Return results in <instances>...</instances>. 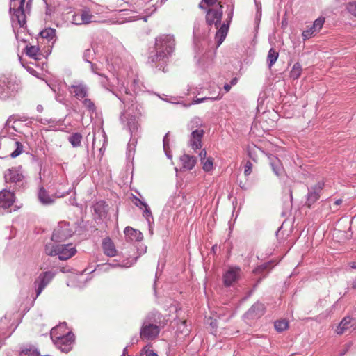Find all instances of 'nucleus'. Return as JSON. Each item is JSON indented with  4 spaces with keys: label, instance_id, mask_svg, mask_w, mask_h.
<instances>
[{
    "label": "nucleus",
    "instance_id": "20",
    "mask_svg": "<svg viewBox=\"0 0 356 356\" xmlns=\"http://www.w3.org/2000/svg\"><path fill=\"white\" fill-rule=\"evenodd\" d=\"M38 196L40 202L44 205L51 204L54 202V197L50 196L44 188H40Z\"/></svg>",
    "mask_w": 356,
    "mask_h": 356
},
{
    "label": "nucleus",
    "instance_id": "28",
    "mask_svg": "<svg viewBox=\"0 0 356 356\" xmlns=\"http://www.w3.org/2000/svg\"><path fill=\"white\" fill-rule=\"evenodd\" d=\"M302 74V67L299 63H296L290 72V76L293 79H298Z\"/></svg>",
    "mask_w": 356,
    "mask_h": 356
},
{
    "label": "nucleus",
    "instance_id": "27",
    "mask_svg": "<svg viewBox=\"0 0 356 356\" xmlns=\"http://www.w3.org/2000/svg\"><path fill=\"white\" fill-rule=\"evenodd\" d=\"M69 142L74 147L81 145L82 135L79 133H74L69 137Z\"/></svg>",
    "mask_w": 356,
    "mask_h": 356
},
{
    "label": "nucleus",
    "instance_id": "10",
    "mask_svg": "<svg viewBox=\"0 0 356 356\" xmlns=\"http://www.w3.org/2000/svg\"><path fill=\"white\" fill-rule=\"evenodd\" d=\"M241 277V269L238 267H229L224 274V285H232Z\"/></svg>",
    "mask_w": 356,
    "mask_h": 356
},
{
    "label": "nucleus",
    "instance_id": "12",
    "mask_svg": "<svg viewBox=\"0 0 356 356\" xmlns=\"http://www.w3.org/2000/svg\"><path fill=\"white\" fill-rule=\"evenodd\" d=\"M15 202L14 193L8 190L0 192V207L4 209L10 208Z\"/></svg>",
    "mask_w": 356,
    "mask_h": 356
},
{
    "label": "nucleus",
    "instance_id": "23",
    "mask_svg": "<svg viewBox=\"0 0 356 356\" xmlns=\"http://www.w3.org/2000/svg\"><path fill=\"white\" fill-rule=\"evenodd\" d=\"M351 324V318L350 317H345L342 319L341 323L337 327L336 332L338 334H342L344 333L349 327H350Z\"/></svg>",
    "mask_w": 356,
    "mask_h": 356
},
{
    "label": "nucleus",
    "instance_id": "17",
    "mask_svg": "<svg viewBox=\"0 0 356 356\" xmlns=\"http://www.w3.org/2000/svg\"><path fill=\"white\" fill-rule=\"evenodd\" d=\"M234 3L232 0H230L229 2H227V19H226V22H224V25H223V27H224V40L225 39L226 36H227V34L228 33V30H229V25H230V22L232 19V17H233V13H234Z\"/></svg>",
    "mask_w": 356,
    "mask_h": 356
},
{
    "label": "nucleus",
    "instance_id": "37",
    "mask_svg": "<svg viewBox=\"0 0 356 356\" xmlns=\"http://www.w3.org/2000/svg\"><path fill=\"white\" fill-rule=\"evenodd\" d=\"M318 33V31H314V29H313V26L307 29V30H305L303 32H302V38L304 40H306V39H309L313 35L316 34Z\"/></svg>",
    "mask_w": 356,
    "mask_h": 356
},
{
    "label": "nucleus",
    "instance_id": "19",
    "mask_svg": "<svg viewBox=\"0 0 356 356\" xmlns=\"http://www.w3.org/2000/svg\"><path fill=\"white\" fill-rule=\"evenodd\" d=\"M182 168L185 170H191L196 163V159L194 156L188 154H184L180 158Z\"/></svg>",
    "mask_w": 356,
    "mask_h": 356
},
{
    "label": "nucleus",
    "instance_id": "50",
    "mask_svg": "<svg viewBox=\"0 0 356 356\" xmlns=\"http://www.w3.org/2000/svg\"><path fill=\"white\" fill-rule=\"evenodd\" d=\"M350 266L352 268H356V263H355V262H351V263H350Z\"/></svg>",
    "mask_w": 356,
    "mask_h": 356
},
{
    "label": "nucleus",
    "instance_id": "34",
    "mask_svg": "<svg viewBox=\"0 0 356 356\" xmlns=\"http://www.w3.org/2000/svg\"><path fill=\"white\" fill-rule=\"evenodd\" d=\"M324 22V17H318V19H316L313 24V29H314V31L319 32L320 30L322 29Z\"/></svg>",
    "mask_w": 356,
    "mask_h": 356
},
{
    "label": "nucleus",
    "instance_id": "51",
    "mask_svg": "<svg viewBox=\"0 0 356 356\" xmlns=\"http://www.w3.org/2000/svg\"><path fill=\"white\" fill-rule=\"evenodd\" d=\"M266 266H267V265H266V264H265L264 266L259 267L258 268H257V269L255 270V273L258 272L261 268H266Z\"/></svg>",
    "mask_w": 356,
    "mask_h": 356
},
{
    "label": "nucleus",
    "instance_id": "8",
    "mask_svg": "<svg viewBox=\"0 0 356 356\" xmlns=\"http://www.w3.org/2000/svg\"><path fill=\"white\" fill-rule=\"evenodd\" d=\"M324 185L323 181H318L310 187L306 201L307 207H311L320 198Z\"/></svg>",
    "mask_w": 356,
    "mask_h": 356
},
{
    "label": "nucleus",
    "instance_id": "30",
    "mask_svg": "<svg viewBox=\"0 0 356 356\" xmlns=\"http://www.w3.org/2000/svg\"><path fill=\"white\" fill-rule=\"evenodd\" d=\"M80 17L81 23L87 24L92 22L93 15L88 11H82Z\"/></svg>",
    "mask_w": 356,
    "mask_h": 356
},
{
    "label": "nucleus",
    "instance_id": "31",
    "mask_svg": "<svg viewBox=\"0 0 356 356\" xmlns=\"http://www.w3.org/2000/svg\"><path fill=\"white\" fill-rule=\"evenodd\" d=\"M254 164L252 161L247 160L243 162L244 175L248 177L253 172Z\"/></svg>",
    "mask_w": 356,
    "mask_h": 356
},
{
    "label": "nucleus",
    "instance_id": "40",
    "mask_svg": "<svg viewBox=\"0 0 356 356\" xmlns=\"http://www.w3.org/2000/svg\"><path fill=\"white\" fill-rule=\"evenodd\" d=\"M104 202H98L95 206V211L98 213L99 216L102 215L101 209L104 208Z\"/></svg>",
    "mask_w": 356,
    "mask_h": 356
},
{
    "label": "nucleus",
    "instance_id": "16",
    "mask_svg": "<svg viewBox=\"0 0 356 356\" xmlns=\"http://www.w3.org/2000/svg\"><path fill=\"white\" fill-rule=\"evenodd\" d=\"M70 92L77 99H83L87 96V88L83 84L72 85L69 88Z\"/></svg>",
    "mask_w": 356,
    "mask_h": 356
},
{
    "label": "nucleus",
    "instance_id": "1",
    "mask_svg": "<svg viewBox=\"0 0 356 356\" xmlns=\"http://www.w3.org/2000/svg\"><path fill=\"white\" fill-rule=\"evenodd\" d=\"M44 252L48 256H58L60 260L66 261L75 255L76 249L72 243L60 244L51 242L46 244Z\"/></svg>",
    "mask_w": 356,
    "mask_h": 356
},
{
    "label": "nucleus",
    "instance_id": "47",
    "mask_svg": "<svg viewBox=\"0 0 356 356\" xmlns=\"http://www.w3.org/2000/svg\"><path fill=\"white\" fill-rule=\"evenodd\" d=\"M217 0H204L205 3H207L208 5H213L216 3Z\"/></svg>",
    "mask_w": 356,
    "mask_h": 356
},
{
    "label": "nucleus",
    "instance_id": "43",
    "mask_svg": "<svg viewBox=\"0 0 356 356\" xmlns=\"http://www.w3.org/2000/svg\"><path fill=\"white\" fill-rule=\"evenodd\" d=\"M286 152V150L284 148H282V147H278L276 149V152L277 154V156H281V157H282L285 154Z\"/></svg>",
    "mask_w": 356,
    "mask_h": 356
},
{
    "label": "nucleus",
    "instance_id": "33",
    "mask_svg": "<svg viewBox=\"0 0 356 356\" xmlns=\"http://www.w3.org/2000/svg\"><path fill=\"white\" fill-rule=\"evenodd\" d=\"M201 163L203 165L204 170L209 172L213 169V159L208 157L206 160L202 161Z\"/></svg>",
    "mask_w": 356,
    "mask_h": 356
},
{
    "label": "nucleus",
    "instance_id": "41",
    "mask_svg": "<svg viewBox=\"0 0 356 356\" xmlns=\"http://www.w3.org/2000/svg\"><path fill=\"white\" fill-rule=\"evenodd\" d=\"M237 82H238V79L236 77L232 79V80L231 81V85H228V84L224 85V90H225L226 92L229 91L231 86L236 85Z\"/></svg>",
    "mask_w": 356,
    "mask_h": 356
},
{
    "label": "nucleus",
    "instance_id": "39",
    "mask_svg": "<svg viewBox=\"0 0 356 356\" xmlns=\"http://www.w3.org/2000/svg\"><path fill=\"white\" fill-rule=\"evenodd\" d=\"M347 9L350 13L356 17V1L349 3L347 5Z\"/></svg>",
    "mask_w": 356,
    "mask_h": 356
},
{
    "label": "nucleus",
    "instance_id": "25",
    "mask_svg": "<svg viewBox=\"0 0 356 356\" xmlns=\"http://www.w3.org/2000/svg\"><path fill=\"white\" fill-rule=\"evenodd\" d=\"M26 54L31 58H34L35 60H39L38 57L40 55V50L38 46H30L26 47Z\"/></svg>",
    "mask_w": 356,
    "mask_h": 356
},
{
    "label": "nucleus",
    "instance_id": "42",
    "mask_svg": "<svg viewBox=\"0 0 356 356\" xmlns=\"http://www.w3.org/2000/svg\"><path fill=\"white\" fill-rule=\"evenodd\" d=\"M72 22H73V23H74L75 24H82V23H81V17H80V15H73Z\"/></svg>",
    "mask_w": 356,
    "mask_h": 356
},
{
    "label": "nucleus",
    "instance_id": "38",
    "mask_svg": "<svg viewBox=\"0 0 356 356\" xmlns=\"http://www.w3.org/2000/svg\"><path fill=\"white\" fill-rule=\"evenodd\" d=\"M83 104L86 108H87L90 111H94L95 109V106L94 103L90 99H85L83 101Z\"/></svg>",
    "mask_w": 356,
    "mask_h": 356
},
{
    "label": "nucleus",
    "instance_id": "7",
    "mask_svg": "<svg viewBox=\"0 0 356 356\" xmlns=\"http://www.w3.org/2000/svg\"><path fill=\"white\" fill-rule=\"evenodd\" d=\"M56 274V273L54 271H46L40 274L35 279L34 284L37 296H38L43 289L52 281Z\"/></svg>",
    "mask_w": 356,
    "mask_h": 356
},
{
    "label": "nucleus",
    "instance_id": "46",
    "mask_svg": "<svg viewBox=\"0 0 356 356\" xmlns=\"http://www.w3.org/2000/svg\"><path fill=\"white\" fill-rule=\"evenodd\" d=\"M136 200L139 202V204H141V205H143V206H144V207H145V211H146V212L149 213V210H148V209H147V205L145 203L143 202L142 201H140V200L139 199H138V198H136Z\"/></svg>",
    "mask_w": 356,
    "mask_h": 356
},
{
    "label": "nucleus",
    "instance_id": "2",
    "mask_svg": "<svg viewBox=\"0 0 356 356\" xmlns=\"http://www.w3.org/2000/svg\"><path fill=\"white\" fill-rule=\"evenodd\" d=\"M65 329V325H58L51 329V339L54 344L62 352L68 353L72 350L74 343V334L72 332H67L66 334L58 335V331Z\"/></svg>",
    "mask_w": 356,
    "mask_h": 356
},
{
    "label": "nucleus",
    "instance_id": "52",
    "mask_svg": "<svg viewBox=\"0 0 356 356\" xmlns=\"http://www.w3.org/2000/svg\"><path fill=\"white\" fill-rule=\"evenodd\" d=\"M353 288L356 289V278L354 280L353 282Z\"/></svg>",
    "mask_w": 356,
    "mask_h": 356
},
{
    "label": "nucleus",
    "instance_id": "3",
    "mask_svg": "<svg viewBox=\"0 0 356 356\" xmlns=\"http://www.w3.org/2000/svg\"><path fill=\"white\" fill-rule=\"evenodd\" d=\"M155 46L158 51L157 57L164 58L173 52L175 40L171 35H163L156 39Z\"/></svg>",
    "mask_w": 356,
    "mask_h": 356
},
{
    "label": "nucleus",
    "instance_id": "35",
    "mask_svg": "<svg viewBox=\"0 0 356 356\" xmlns=\"http://www.w3.org/2000/svg\"><path fill=\"white\" fill-rule=\"evenodd\" d=\"M152 346L150 344L146 345L141 350L142 354H145V356H158V355L154 353L152 349Z\"/></svg>",
    "mask_w": 356,
    "mask_h": 356
},
{
    "label": "nucleus",
    "instance_id": "22",
    "mask_svg": "<svg viewBox=\"0 0 356 356\" xmlns=\"http://www.w3.org/2000/svg\"><path fill=\"white\" fill-rule=\"evenodd\" d=\"M124 234L131 241H139L142 238L140 232L129 226L125 228Z\"/></svg>",
    "mask_w": 356,
    "mask_h": 356
},
{
    "label": "nucleus",
    "instance_id": "26",
    "mask_svg": "<svg viewBox=\"0 0 356 356\" xmlns=\"http://www.w3.org/2000/svg\"><path fill=\"white\" fill-rule=\"evenodd\" d=\"M279 54L274 49L271 48L268 54L267 62L268 66L271 67L277 61Z\"/></svg>",
    "mask_w": 356,
    "mask_h": 356
},
{
    "label": "nucleus",
    "instance_id": "53",
    "mask_svg": "<svg viewBox=\"0 0 356 356\" xmlns=\"http://www.w3.org/2000/svg\"><path fill=\"white\" fill-rule=\"evenodd\" d=\"M33 356H37V355H33Z\"/></svg>",
    "mask_w": 356,
    "mask_h": 356
},
{
    "label": "nucleus",
    "instance_id": "21",
    "mask_svg": "<svg viewBox=\"0 0 356 356\" xmlns=\"http://www.w3.org/2000/svg\"><path fill=\"white\" fill-rule=\"evenodd\" d=\"M102 246L105 254L108 256L113 257L116 254L114 244L109 238H106L104 240Z\"/></svg>",
    "mask_w": 356,
    "mask_h": 356
},
{
    "label": "nucleus",
    "instance_id": "24",
    "mask_svg": "<svg viewBox=\"0 0 356 356\" xmlns=\"http://www.w3.org/2000/svg\"><path fill=\"white\" fill-rule=\"evenodd\" d=\"M10 144H11L13 147L15 148L14 151L10 153V156L12 158H15L22 154L23 151V145L20 142L12 139L10 140Z\"/></svg>",
    "mask_w": 356,
    "mask_h": 356
},
{
    "label": "nucleus",
    "instance_id": "5",
    "mask_svg": "<svg viewBox=\"0 0 356 356\" xmlns=\"http://www.w3.org/2000/svg\"><path fill=\"white\" fill-rule=\"evenodd\" d=\"M74 232L68 222H60L53 232L51 241L54 243H62L70 238Z\"/></svg>",
    "mask_w": 356,
    "mask_h": 356
},
{
    "label": "nucleus",
    "instance_id": "32",
    "mask_svg": "<svg viewBox=\"0 0 356 356\" xmlns=\"http://www.w3.org/2000/svg\"><path fill=\"white\" fill-rule=\"evenodd\" d=\"M275 328L278 332H282L289 327L288 321L286 320H280L275 322Z\"/></svg>",
    "mask_w": 356,
    "mask_h": 356
},
{
    "label": "nucleus",
    "instance_id": "48",
    "mask_svg": "<svg viewBox=\"0 0 356 356\" xmlns=\"http://www.w3.org/2000/svg\"><path fill=\"white\" fill-rule=\"evenodd\" d=\"M66 327L65 326V329L62 330L61 331H58V335H64V334H66L67 332H65L66 331Z\"/></svg>",
    "mask_w": 356,
    "mask_h": 356
},
{
    "label": "nucleus",
    "instance_id": "18",
    "mask_svg": "<svg viewBox=\"0 0 356 356\" xmlns=\"http://www.w3.org/2000/svg\"><path fill=\"white\" fill-rule=\"evenodd\" d=\"M5 179L6 182L18 183L23 180L24 176L16 169H10L5 174Z\"/></svg>",
    "mask_w": 356,
    "mask_h": 356
},
{
    "label": "nucleus",
    "instance_id": "36",
    "mask_svg": "<svg viewBox=\"0 0 356 356\" xmlns=\"http://www.w3.org/2000/svg\"><path fill=\"white\" fill-rule=\"evenodd\" d=\"M257 150H260V149H257L256 147H249L248 149V156L252 159V161L254 163L257 162Z\"/></svg>",
    "mask_w": 356,
    "mask_h": 356
},
{
    "label": "nucleus",
    "instance_id": "49",
    "mask_svg": "<svg viewBox=\"0 0 356 356\" xmlns=\"http://www.w3.org/2000/svg\"><path fill=\"white\" fill-rule=\"evenodd\" d=\"M341 202H342V200L339 199V200H337L335 201L334 204H337V205H339V204H341Z\"/></svg>",
    "mask_w": 356,
    "mask_h": 356
},
{
    "label": "nucleus",
    "instance_id": "29",
    "mask_svg": "<svg viewBox=\"0 0 356 356\" xmlns=\"http://www.w3.org/2000/svg\"><path fill=\"white\" fill-rule=\"evenodd\" d=\"M55 34V30L51 28L45 29L40 32L41 37L47 39L48 40H52L54 38Z\"/></svg>",
    "mask_w": 356,
    "mask_h": 356
},
{
    "label": "nucleus",
    "instance_id": "13",
    "mask_svg": "<svg viewBox=\"0 0 356 356\" xmlns=\"http://www.w3.org/2000/svg\"><path fill=\"white\" fill-rule=\"evenodd\" d=\"M268 157L270 161V167L275 175L277 177L282 176L284 173V168L280 159L273 154H269Z\"/></svg>",
    "mask_w": 356,
    "mask_h": 356
},
{
    "label": "nucleus",
    "instance_id": "4",
    "mask_svg": "<svg viewBox=\"0 0 356 356\" xmlns=\"http://www.w3.org/2000/svg\"><path fill=\"white\" fill-rule=\"evenodd\" d=\"M222 13L215 10L210 9L207 13V22L209 24H215L218 29L216 34V42L219 47L222 43V24H221Z\"/></svg>",
    "mask_w": 356,
    "mask_h": 356
},
{
    "label": "nucleus",
    "instance_id": "45",
    "mask_svg": "<svg viewBox=\"0 0 356 356\" xmlns=\"http://www.w3.org/2000/svg\"><path fill=\"white\" fill-rule=\"evenodd\" d=\"M207 98H202V99H200V98H197V99L195 100V102L198 104V103H201L203 102V100L206 99ZM207 99H216V97H208Z\"/></svg>",
    "mask_w": 356,
    "mask_h": 356
},
{
    "label": "nucleus",
    "instance_id": "9",
    "mask_svg": "<svg viewBox=\"0 0 356 356\" xmlns=\"http://www.w3.org/2000/svg\"><path fill=\"white\" fill-rule=\"evenodd\" d=\"M20 90L19 85L16 83L8 82V85H6L4 82L0 81V98L6 99L14 97Z\"/></svg>",
    "mask_w": 356,
    "mask_h": 356
},
{
    "label": "nucleus",
    "instance_id": "44",
    "mask_svg": "<svg viewBox=\"0 0 356 356\" xmlns=\"http://www.w3.org/2000/svg\"><path fill=\"white\" fill-rule=\"evenodd\" d=\"M199 156L200 158V161L202 162V161H204L207 159V152L205 149H203L200 152Z\"/></svg>",
    "mask_w": 356,
    "mask_h": 356
},
{
    "label": "nucleus",
    "instance_id": "11",
    "mask_svg": "<svg viewBox=\"0 0 356 356\" xmlns=\"http://www.w3.org/2000/svg\"><path fill=\"white\" fill-rule=\"evenodd\" d=\"M24 3L25 0H20L19 7L13 10L12 19L13 21H17L21 27L24 26L26 23V17L24 9Z\"/></svg>",
    "mask_w": 356,
    "mask_h": 356
},
{
    "label": "nucleus",
    "instance_id": "14",
    "mask_svg": "<svg viewBox=\"0 0 356 356\" xmlns=\"http://www.w3.org/2000/svg\"><path fill=\"white\" fill-rule=\"evenodd\" d=\"M146 318L152 323L156 324V326L159 327L160 330L166 325L168 321L166 317L163 316L158 312L149 313Z\"/></svg>",
    "mask_w": 356,
    "mask_h": 356
},
{
    "label": "nucleus",
    "instance_id": "6",
    "mask_svg": "<svg viewBox=\"0 0 356 356\" xmlns=\"http://www.w3.org/2000/svg\"><path fill=\"white\" fill-rule=\"evenodd\" d=\"M160 330L156 324L152 323L146 318L140 328V337L143 340H154L158 337Z\"/></svg>",
    "mask_w": 356,
    "mask_h": 356
},
{
    "label": "nucleus",
    "instance_id": "15",
    "mask_svg": "<svg viewBox=\"0 0 356 356\" xmlns=\"http://www.w3.org/2000/svg\"><path fill=\"white\" fill-rule=\"evenodd\" d=\"M203 135L204 131L202 129H197L192 132L190 143L193 149L201 148Z\"/></svg>",
    "mask_w": 356,
    "mask_h": 356
}]
</instances>
